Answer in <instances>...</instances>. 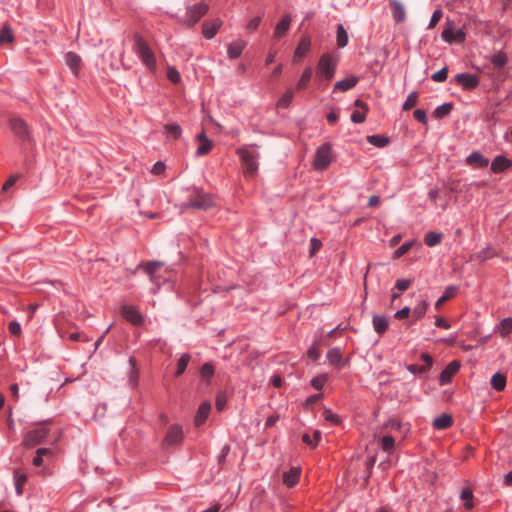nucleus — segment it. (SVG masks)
Segmentation results:
<instances>
[{
	"mask_svg": "<svg viewBox=\"0 0 512 512\" xmlns=\"http://www.w3.org/2000/svg\"><path fill=\"white\" fill-rule=\"evenodd\" d=\"M338 57L332 53H323L316 65V79L320 82L328 83L336 73L338 66Z\"/></svg>",
	"mask_w": 512,
	"mask_h": 512,
	"instance_id": "obj_1",
	"label": "nucleus"
},
{
	"mask_svg": "<svg viewBox=\"0 0 512 512\" xmlns=\"http://www.w3.org/2000/svg\"><path fill=\"white\" fill-rule=\"evenodd\" d=\"M188 191L189 194L182 204L183 209L192 208L197 210H208L214 205L212 196L209 193L204 192L203 189L193 187Z\"/></svg>",
	"mask_w": 512,
	"mask_h": 512,
	"instance_id": "obj_2",
	"label": "nucleus"
},
{
	"mask_svg": "<svg viewBox=\"0 0 512 512\" xmlns=\"http://www.w3.org/2000/svg\"><path fill=\"white\" fill-rule=\"evenodd\" d=\"M133 51L148 70H156L157 64L155 54L148 42L139 34H135L134 36Z\"/></svg>",
	"mask_w": 512,
	"mask_h": 512,
	"instance_id": "obj_3",
	"label": "nucleus"
},
{
	"mask_svg": "<svg viewBox=\"0 0 512 512\" xmlns=\"http://www.w3.org/2000/svg\"><path fill=\"white\" fill-rule=\"evenodd\" d=\"M237 154L245 167V175L249 177L254 176L259 167V153L247 147H241L237 149Z\"/></svg>",
	"mask_w": 512,
	"mask_h": 512,
	"instance_id": "obj_4",
	"label": "nucleus"
},
{
	"mask_svg": "<svg viewBox=\"0 0 512 512\" xmlns=\"http://www.w3.org/2000/svg\"><path fill=\"white\" fill-rule=\"evenodd\" d=\"M332 162V145L324 143L319 146L315 152L313 167L316 171L326 170Z\"/></svg>",
	"mask_w": 512,
	"mask_h": 512,
	"instance_id": "obj_5",
	"label": "nucleus"
},
{
	"mask_svg": "<svg viewBox=\"0 0 512 512\" xmlns=\"http://www.w3.org/2000/svg\"><path fill=\"white\" fill-rule=\"evenodd\" d=\"M208 9V5L204 2L188 6L183 24L193 27L208 12Z\"/></svg>",
	"mask_w": 512,
	"mask_h": 512,
	"instance_id": "obj_6",
	"label": "nucleus"
},
{
	"mask_svg": "<svg viewBox=\"0 0 512 512\" xmlns=\"http://www.w3.org/2000/svg\"><path fill=\"white\" fill-rule=\"evenodd\" d=\"M454 81L466 91L474 90L479 86V77L472 73H458L455 75Z\"/></svg>",
	"mask_w": 512,
	"mask_h": 512,
	"instance_id": "obj_7",
	"label": "nucleus"
},
{
	"mask_svg": "<svg viewBox=\"0 0 512 512\" xmlns=\"http://www.w3.org/2000/svg\"><path fill=\"white\" fill-rule=\"evenodd\" d=\"M10 128L14 135L18 137L22 141H28L30 139V132L27 127L26 122L17 117H12L10 119Z\"/></svg>",
	"mask_w": 512,
	"mask_h": 512,
	"instance_id": "obj_8",
	"label": "nucleus"
},
{
	"mask_svg": "<svg viewBox=\"0 0 512 512\" xmlns=\"http://www.w3.org/2000/svg\"><path fill=\"white\" fill-rule=\"evenodd\" d=\"M183 439V430L182 427L174 424L172 425L164 438V443L166 446H174L179 444Z\"/></svg>",
	"mask_w": 512,
	"mask_h": 512,
	"instance_id": "obj_9",
	"label": "nucleus"
},
{
	"mask_svg": "<svg viewBox=\"0 0 512 512\" xmlns=\"http://www.w3.org/2000/svg\"><path fill=\"white\" fill-rule=\"evenodd\" d=\"M121 314L133 325H141L143 323L141 313L132 305H124L121 309Z\"/></svg>",
	"mask_w": 512,
	"mask_h": 512,
	"instance_id": "obj_10",
	"label": "nucleus"
},
{
	"mask_svg": "<svg viewBox=\"0 0 512 512\" xmlns=\"http://www.w3.org/2000/svg\"><path fill=\"white\" fill-rule=\"evenodd\" d=\"M460 368V364L457 360L451 361L440 373L439 384L446 385L451 382V379Z\"/></svg>",
	"mask_w": 512,
	"mask_h": 512,
	"instance_id": "obj_11",
	"label": "nucleus"
},
{
	"mask_svg": "<svg viewBox=\"0 0 512 512\" xmlns=\"http://www.w3.org/2000/svg\"><path fill=\"white\" fill-rule=\"evenodd\" d=\"M48 435V429L45 427H37L29 432L25 436V442L28 445H35L42 442Z\"/></svg>",
	"mask_w": 512,
	"mask_h": 512,
	"instance_id": "obj_12",
	"label": "nucleus"
},
{
	"mask_svg": "<svg viewBox=\"0 0 512 512\" xmlns=\"http://www.w3.org/2000/svg\"><path fill=\"white\" fill-rule=\"evenodd\" d=\"M465 162L473 168H485L489 165V159L479 151H473L469 154L466 157Z\"/></svg>",
	"mask_w": 512,
	"mask_h": 512,
	"instance_id": "obj_13",
	"label": "nucleus"
},
{
	"mask_svg": "<svg viewBox=\"0 0 512 512\" xmlns=\"http://www.w3.org/2000/svg\"><path fill=\"white\" fill-rule=\"evenodd\" d=\"M222 26V20L215 18L211 21H205L202 25V34L206 39H212Z\"/></svg>",
	"mask_w": 512,
	"mask_h": 512,
	"instance_id": "obj_14",
	"label": "nucleus"
},
{
	"mask_svg": "<svg viewBox=\"0 0 512 512\" xmlns=\"http://www.w3.org/2000/svg\"><path fill=\"white\" fill-rule=\"evenodd\" d=\"M196 139L199 142L196 149V156L201 157L207 155L213 147L212 141L207 137L204 131L198 134Z\"/></svg>",
	"mask_w": 512,
	"mask_h": 512,
	"instance_id": "obj_15",
	"label": "nucleus"
},
{
	"mask_svg": "<svg viewBox=\"0 0 512 512\" xmlns=\"http://www.w3.org/2000/svg\"><path fill=\"white\" fill-rule=\"evenodd\" d=\"M512 166V161L504 155L496 156L491 163V171L495 174L501 173Z\"/></svg>",
	"mask_w": 512,
	"mask_h": 512,
	"instance_id": "obj_16",
	"label": "nucleus"
},
{
	"mask_svg": "<svg viewBox=\"0 0 512 512\" xmlns=\"http://www.w3.org/2000/svg\"><path fill=\"white\" fill-rule=\"evenodd\" d=\"M441 37L445 42L453 43L455 41H464L465 33L461 29L454 31L452 26H449L442 31Z\"/></svg>",
	"mask_w": 512,
	"mask_h": 512,
	"instance_id": "obj_17",
	"label": "nucleus"
},
{
	"mask_svg": "<svg viewBox=\"0 0 512 512\" xmlns=\"http://www.w3.org/2000/svg\"><path fill=\"white\" fill-rule=\"evenodd\" d=\"M392 10V17L397 23L404 22L406 19V10L404 5L398 0H389Z\"/></svg>",
	"mask_w": 512,
	"mask_h": 512,
	"instance_id": "obj_18",
	"label": "nucleus"
},
{
	"mask_svg": "<svg viewBox=\"0 0 512 512\" xmlns=\"http://www.w3.org/2000/svg\"><path fill=\"white\" fill-rule=\"evenodd\" d=\"M66 65L71 69L74 75H78L81 66L82 60L81 57L74 52H67L64 56Z\"/></svg>",
	"mask_w": 512,
	"mask_h": 512,
	"instance_id": "obj_19",
	"label": "nucleus"
},
{
	"mask_svg": "<svg viewBox=\"0 0 512 512\" xmlns=\"http://www.w3.org/2000/svg\"><path fill=\"white\" fill-rule=\"evenodd\" d=\"M247 43L244 40H235L228 44L227 47V55L229 59H237L243 52V50L246 48Z\"/></svg>",
	"mask_w": 512,
	"mask_h": 512,
	"instance_id": "obj_20",
	"label": "nucleus"
},
{
	"mask_svg": "<svg viewBox=\"0 0 512 512\" xmlns=\"http://www.w3.org/2000/svg\"><path fill=\"white\" fill-rule=\"evenodd\" d=\"M327 360L329 364L336 366V367H342L346 363V360L342 357V351L339 347H333L328 350L326 354Z\"/></svg>",
	"mask_w": 512,
	"mask_h": 512,
	"instance_id": "obj_21",
	"label": "nucleus"
},
{
	"mask_svg": "<svg viewBox=\"0 0 512 512\" xmlns=\"http://www.w3.org/2000/svg\"><path fill=\"white\" fill-rule=\"evenodd\" d=\"M291 21H292V18H291L290 14L284 15L281 18V20L276 24V27L274 30V37L277 39L282 38L289 30Z\"/></svg>",
	"mask_w": 512,
	"mask_h": 512,
	"instance_id": "obj_22",
	"label": "nucleus"
},
{
	"mask_svg": "<svg viewBox=\"0 0 512 512\" xmlns=\"http://www.w3.org/2000/svg\"><path fill=\"white\" fill-rule=\"evenodd\" d=\"M358 81H359V78L357 76H354V75L348 76L345 79L337 81L334 84V90H338V91H341V92L349 91L353 87L356 86Z\"/></svg>",
	"mask_w": 512,
	"mask_h": 512,
	"instance_id": "obj_23",
	"label": "nucleus"
},
{
	"mask_svg": "<svg viewBox=\"0 0 512 512\" xmlns=\"http://www.w3.org/2000/svg\"><path fill=\"white\" fill-rule=\"evenodd\" d=\"M210 410H211L210 402L205 401L200 404V406L196 412L195 419H194L195 425L197 427L204 424V422L206 421V419L210 413Z\"/></svg>",
	"mask_w": 512,
	"mask_h": 512,
	"instance_id": "obj_24",
	"label": "nucleus"
},
{
	"mask_svg": "<svg viewBox=\"0 0 512 512\" xmlns=\"http://www.w3.org/2000/svg\"><path fill=\"white\" fill-rule=\"evenodd\" d=\"M373 329L378 335H382L389 326V322L385 316L375 314L372 320Z\"/></svg>",
	"mask_w": 512,
	"mask_h": 512,
	"instance_id": "obj_25",
	"label": "nucleus"
},
{
	"mask_svg": "<svg viewBox=\"0 0 512 512\" xmlns=\"http://www.w3.org/2000/svg\"><path fill=\"white\" fill-rule=\"evenodd\" d=\"M453 424V419L449 414L443 413L433 420V426L437 430H445Z\"/></svg>",
	"mask_w": 512,
	"mask_h": 512,
	"instance_id": "obj_26",
	"label": "nucleus"
},
{
	"mask_svg": "<svg viewBox=\"0 0 512 512\" xmlns=\"http://www.w3.org/2000/svg\"><path fill=\"white\" fill-rule=\"evenodd\" d=\"M311 48V40L309 37H302L295 49L294 59L302 58Z\"/></svg>",
	"mask_w": 512,
	"mask_h": 512,
	"instance_id": "obj_27",
	"label": "nucleus"
},
{
	"mask_svg": "<svg viewBox=\"0 0 512 512\" xmlns=\"http://www.w3.org/2000/svg\"><path fill=\"white\" fill-rule=\"evenodd\" d=\"M299 476H300V469L297 467H292L289 471L284 472L283 482L287 486L291 487L298 482Z\"/></svg>",
	"mask_w": 512,
	"mask_h": 512,
	"instance_id": "obj_28",
	"label": "nucleus"
},
{
	"mask_svg": "<svg viewBox=\"0 0 512 512\" xmlns=\"http://www.w3.org/2000/svg\"><path fill=\"white\" fill-rule=\"evenodd\" d=\"M349 41L348 33L342 23H339L337 25V31H336V43L338 48H344L347 46Z\"/></svg>",
	"mask_w": 512,
	"mask_h": 512,
	"instance_id": "obj_29",
	"label": "nucleus"
},
{
	"mask_svg": "<svg viewBox=\"0 0 512 512\" xmlns=\"http://www.w3.org/2000/svg\"><path fill=\"white\" fill-rule=\"evenodd\" d=\"M491 386L496 391H502L506 386V376L500 372H496L491 377Z\"/></svg>",
	"mask_w": 512,
	"mask_h": 512,
	"instance_id": "obj_30",
	"label": "nucleus"
},
{
	"mask_svg": "<svg viewBox=\"0 0 512 512\" xmlns=\"http://www.w3.org/2000/svg\"><path fill=\"white\" fill-rule=\"evenodd\" d=\"M442 237H443L442 233L429 231L425 234L424 243L428 247H434V246H437L438 244H440Z\"/></svg>",
	"mask_w": 512,
	"mask_h": 512,
	"instance_id": "obj_31",
	"label": "nucleus"
},
{
	"mask_svg": "<svg viewBox=\"0 0 512 512\" xmlns=\"http://www.w3.org/2000/svg\"><path fill=\"white\" fill-rule=\"evenodd\" d=\"M367 141L375 147L383 148L389 143V138L383 135L374 134L367 136Z\"/></svg>",
	"mask_w": 512,
	"mask_h": 512,
	"instance_id": "obj_32",
	"label": "nucleus"
},
{
	"mask_svg": "<svg viewBox=\"0 0 512 512\" xmlns=\"http://www.w3.org/2000/svg\"><path fill=\"white\" fill-rule=\"evenodd\" d=\"M14 39L15 37L12 28L8 25H4L0 30V45L12 43Z\"/></svg>",
	"mask_w": 512,
	"mask_h": 512,
	"instance_id": "obj_33",
	"label": "nucleus"
},
{
	"mask_svg": "<svg viewBox=\"0 0 512 512\" xmlns=\"http://www.w3.org/2000/svg\"><path fill=\"white\" fill-rule=\"evenodd\" d=\"M312 74H313L312 68L306 67L304 69L299 81L296 84V88L297 89H305L311 80Z\"/></svg>",
	"mask_w": 512,
	"mask_h": 512,
	"instance_id": "obj_34",
	"label": "nucleus"
},
{
	"mask_svg": "<svg viewBox=\"0 0 512 512\" xmlns=\"http://www.w3.org/2000/svg\"><path fill=\"white\" fill-rule=\"evenodd\" d=\"M165 133L174 139H178L182 135V128L177 123H168L164 125Z\"/></svg>",
	"mask_w": 512,
	"mask_h": 512,
	"instance_id": "obj_35",
	"label": "nucleus"
},
{
	"mask_svg": "<svg viewBox=\"0 0 512 512\" xmlns=\"http://www.w3.org/2000/svg\"><path fill=\"white\" fill-rule=\"evenodd\" d=\"M163 266V263L160 262V261H151V262H148L145 266H144V271L146 272V274L150 277V280L152 282L155 281V274L156 272L158 271V269L160 267Z\"/></svg>",
	"mask_w": 512,
	"mask_h": 512,
	"instance_id": "obj_36",
	"label": "nucleus"
},
{
	"mask_svg": "<svg viewBox=\"0 0 512 512\" xmlns=\"http://www.w3.org/2000/svg\"><path fill=\"white\" fill-rule=\"evenodd\" d=\"M190 359H191V356L189 353H183L180 356V358L177 361V369L175 372L176 376H180L185 372V370L190 362Z\"/></svg>",
	"mask_w": 512,
	"mask_h": 512,
	"instance_id": "obj_37",
	"label": "nucleus"
},
{
	"mask_svg": "<svg viewBox=\"0 0 512 512\" xmlns=\"http://www.w3.org/2000/svg\"><path fill=\"white\" fill-rule=\"evenodd\" d=\"M497 330L502 336H507L512 332V317L502 319L497 325Z\"/></svg>",
	"mask_w": 512,
	"mask_h": 512,
	"instance_id": "obj_38",
	"label": "nucleus"
},
{
	"mask_svg": "<svg viewBox=\"0 0 512 512\" xmlns=\"http://www.w3.org/2000/svg\"><path fill=\"white\" fill-rule=\"evenodd\" d=\"M453 108V104L451 102L443 103L442 105L436 107L433 112V116L437 119H441L447 116Z\"/></svg>",
	"mask_w": 512,
	"mask_h": 512,
	"instance_id": "obj_39",
	"label": "nucleus"
},
{
	"mask_svg": "<svg viewBox=\"0 0 512 512\" xmlns=\"http://www.w3.org/2000/svg\"><path fill=\"white\" fill-rule=\"evenodd\" d=\"M508 62V58L506 54L502 51H498L497 53L491 56V63L496 68H503Z\"/></svg>",
	"mask_w": 512,
	"mask_h": 512,
	"instance_id": "obj_40",
	"label": "nucleus"
},
{
	"mask_svg": "<svg viewBox=\"0 0 512 512\" xmlns=\"http://www.w3.org/2000/svg\"><path fill=\"white\" fill-rule=\"evenodd\" d=\"M214 366L210 362L204 363L200 368V376L203 380L207 381V384L210 383V378L214 375Z\"/></svg>",
	"mask_w": 512,
	"mask_h": 512,
	"instance_id": "obj_41",
	"label": "nucleus"
},
{
	"mask_svg": "<svg viewBox=\"0 0 512 512\" xmlns=\"http://www.w3.org/2000/svg\"><path fill=\"white\" fill-rule=\"evenodd\" d=\"M428 306H429V304L425 300L418 302L416 304V306L413 308V311H412L413 317L416 320L422 318L426 314Z\"/></svg>",
	"mask_w": 512,
	"mask_h": 512,
	"instance_id": "obj_42",
	"label": "nucleus"
},
{
	"mask_svg": "<svg viewBox=\"0 0 512 512\" xmlns=\"http://www.w3.org/2000/svg\"><path fill=\"white\" fill-rule=\"evenodd\" d=\"M380 446L384 452L391 453L395 446L394 437L391 435H384L380 440Z\"/></svg>",
	"mask_w": 512,
	"mask_h": 512,
	"instance_id": "obj_43",
	"label": "nucleus"
},
{
	"mask_svg": "<svg viewBox=\"0 0 512 512\" xmlns=\"http://www.w3.org/2000/svg\"><path fill=\"white\" fill-rule=\"evenodd\" d=\"M321 340L314 341L313 344L307 350V356L312 361H317L321 357V351L319 345Z\"/></svg>",
	"mask_w": 512,
	"mask_h": 512,
	"instance_id": "obj_44",
	"label": "nucleus"
},
{
	"mask_svg": "<svg viewBox=\"0 0 512 512\" xmlns=\"http://www.w3.org/2000/svg\"><path fill=\"white\" fill-rule=\"evenodd\" d=\"M495 251L491 247H485L481 249L477 254L474 255V259L478 261H486L495 256Z\"/></svg>",
	"mask_w": 512,
	"mask_h": 512,
	"instance_id": "obj_45",
	"label": "nucleus"
},
{
	"mask_svg": "<svg viewBox=\"0 0 512 512\" xmlns=\"http://www.w3.org/2000/svg\"><path fill=\"white\" fill-rule=\"evenodd\" d=\"M456 290H457V287H456V286H454V285H450V286H448V287L445 289L444 294H443V295H442V296H441V297L436 301V303H435V307H436V308H439V307H440V305H441L444 301H446V300H448V299L452 298V297L454 296V294H455Z\"/></svg>",
	"mask_w": 512,
	"mask_h": 512,
	"instance_id": "obj_46",
	"label": "nucleus"
},
{
	"mask_svg": "<svg viewBox=\"0 0 512 512\" xmlns=\"http://www.w3.org/2000/svg\"><path fill=\"white\" fill-rule=\"evenodd\" d=\"M294 93L292 90L286 91L281 98L278 100L277 106L280 108H288L292 102Z\"/></svg>",
	"mask_w": 512,
	"mask_h": 512,
	"instance_id": "obj_47",
	"label": "nucleus"
},
{
	"mask_svg": "<svg viewBox=\"0 0 512 512\" xmlns=\"http://www.w3.org/2000/svg\"><path fill=\"white\" fill-rule=\"evenodd\" d=\"M328 381L327 374H320L311 379V385L316 390H321Z\"/></svg>",
	"mask_w": 512,
	"mask_h": 512,
	"instance_id": "obj_48",
	"label": "nucleus"
},
{
	"mask_svg": "<svg viewBox=\"0 0 512 512\" xmlns=\"http://www.w3.org/2000/svg\"><path fill=\"white\" fill-rule=\"evenodd\" d=\"M460 498L465 500V507L467 509L473 508V492L470 488H464L460 494Z\"/></svg>",
	"mask_w": 512,
	"mask_h": 512,
	"instance_id": "obj_49",
	"label": "nucleus"
},
{
	"mask_svg": "<svg viewBox=\"0 0 512 512\" xmlns=\"http://www.w3.org/2000/svg\"><path fill=\"white\" fill-rule=\"evenodd\" d=\"M418 94L416 91H412L403 103L402 109L409 110L417 104Z\"/></svg>",
	"mask_w": 512,
	"mask_h": 512,
	"instance_id": "obj_50",
	"label": "nucleus"
},
{
	"mask_svg": "<svg viewBox=\"0 0 512 512\" xmlns=\"http://www.w3.org/2000/svg\"><path fill=\"white\" fill-rule=\"evenodd\" d=\"M323 416L326 421L334 425H338L341 422L340 417L329 408L324 409Z\"/></svg>",
	"mask_w": 512,
	"mask_h": 512,
	"instance_id": "obj_51",
	"label": "nucleus"
},
{
	"mask_svg": "<svg viewBox=\"0 0 512 512\" xmlns=\"http://www.w3.org/2000/svg\"><path fill=\"white\" fill-rule=\"evenodd\" d=\"M14 481H15V491L18 495H21L23 484L26 481V476L24 474H19L17 471H15Z\"/></svg>",
	"mask_w": 512,
	"mask_h": 512,
	"instance_id": "obj_52",
	"label": "nucleus"
},
{
	"mask_svg": "<svg viewBox=\"0 0 512 512\" xmlns=\"http://www.w3.org/2000/svg\"><path fill=\"white\" fill-rule=\"evenodd\" d=\"M167 78L170 82L177 84L181 81L179 71L174 66H169L167 69Z\"/></svg>",
	"mask_w": 512,
	"mask_h": 512,
	"instance_id": "obj_53",
	"label": "nucleus"
},
{
	"mask_svg": "<svg viewBox=\"0 0 512 512\" xmlns=\"http://www.w3.org/2000/svg\"><path fill=\"white\" fill-rule=\"evenodd\" d=\"M405 368L413 375H419L429 371L428 367L424 365L405 364Z\"/></svg>",
	"mask_w": 512,
	"mask_h": 512,
	"instance_id": "obj_54",
	"label": "nucleus"
},
{
	"mask_svg": "<svg viewBox=\"0 0 512 512\" xmlns=\"http://www.w3.org/2000/svg\"><path fill=\"white\" fill-rule=\"evenodd\" d=\"M448 77V68L443 67L442 69L438 70L434 74H432L431 79L435 82L441 83L444 82Z\"/></svg>",
	"mask_w": 512,
	"mask_h": 512,
	"instance_id": "obj_55",
	"label": "nucleus"
},
{
	"mask_svg": "<svg viewBox=\"0 0 512 512\" xmlns=\"http://www.w3.org/2000/svg\"><path fill=\"white\" fill-rule=\"evenodd\" d=\"M366 113H367V111H365V110H363V111L355 110L352 112L350 119L355 124H361L366 120Z\"/></svg>",
	"mask_w": 512,
	"mask_h": 512,
	"instance_id": "obj_56",
	"label": "nucleus"
},
{
	"mask_svg": "<svg viewBox=\"0 0 512 512\" xmlns=\"http://www.w3.org/2000/svg\"><path fill=\"white\" fill-rule=\"evenodd\" d=\"M442 15H443L442 10L436 9L430 18V21L428 24V29L434 28L437 25L440 18L442 17Z\"/></svg>",
	"mask_w": 512,
	"mask_h": 512,
	"instance_id": "obj_57",
	"label": "nucleus"
},
{
	"mask_svg": "<svg viewBox=\"0 0 512 512\" xmlns=\"http://www.w3.org/2000/svg\"><path fill=\"white\" fill-rule=\"evenodd\" d=\"M413 116L414 118L419 121L420 123L422 124H427L428 122V118H427V115H426V111L423 110V109H416L414 112H413Z\"/></svg>",
	"mask_w": 512,
	"mask_h": 512,
	"instance_id": "obj_58",
	"label": "nucleus"
},
{
	"mask_svg": "<svg viewBox=\"0 0 512 512\" xmlns=\"http://www.w3.org/2000/svg\"><path fill=\"white\" fill-rule=\"evenodd\" d=\"M411 283L412 281L410 279H398L395 283V288L403 292L410 287Z\"/></svg>",
	"mask_w": 512,
	"mask_h": 512,
	"instance_id": "obj_59",
	"label": "nucleus"
},
{
	"mask_svg": "<svg viewBox=\"0 0 512 512\" xmlns=\"http://www.w3.org/2000/svg\"><path fill=\"white\" fill-rule=\"evenodd\" d=\"M261 21H262L261 16H256V17L252 18L247 24V30L249 32H253V31L257 30Z\"/></svg>",
	"mask_w": 512,
	"mask_h": 512,
	"instance_id": "obj_60",
	"label": "nucleus"
},
{
	"mask_svg": "<svg viewBox=\"0 0 512 512\" xmlns=\"http://www.w3.org/2000/svg\"><path fill=\"white\" fill-rule=\"evenodd\" d=\"M227 403V398L224 394H218L215 400V407L218 411H222Z\"/></svg>",
	"mask_w": 512,
	"mask_h": 512,
	"instance_id": "obj_61",
	"label": "nucleus"
},
{
	"mask_svg": "<svg viewBox=\"0 0 512 512\" xmlns=\"http://www.w3.org/2000/svg\"><path fill=\"white\" fill-rule=\"evenodd\" d=\"M412 246V242L406 241L401 246H399L395 251V256L400 257L404 255Z\"/></svg>",
	"mask_w": 512,
	"mask_h": 512,
	"instance_id": "obj_62",
	"label": "nucleus"
},
{
	"mask_svg": "<svg viewBox=\"0 0 512 512\" xmlns=\"http://www.w3.org/2000/svg\"><path fill=\"white\" fill-rule=\"evenodd\" d=\"M8 329L12 335H19L21 333V325L17 321L10 322Z\"/></svg>",
	"mask_w": 512,
	"mask_h": 512,
	"instance_id": "obj_63",
	"label": "nucleus"
},
{
	"mask_svg": "<svg viewBox=\"0 0 512 512\" xmlns=\"http://www.w3.org/2000/svg\"><path fill=\"white\" fill-rule=\"evenodd\" d=\"M165 170V164L162 161H158L153 165L151 172L153 174H161Z\"/></svg>",
	"mask_w": 512,
	"mask_h": 512,
	"instance_id": "obj_64",
	"label": "nucleus"
}]
</instances>
